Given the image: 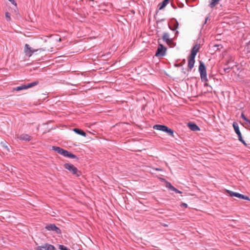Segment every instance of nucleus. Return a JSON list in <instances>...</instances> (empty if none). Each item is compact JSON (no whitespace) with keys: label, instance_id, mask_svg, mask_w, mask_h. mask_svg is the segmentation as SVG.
I'll list each match as a JSON object with an SVG mask.
<instances>
[{"label":"nucleus","instance_id":"nucleus-1","mask_svg":"<svg viewBox=\"0 0 250 250\" xmlns=\"http://www.w3.org/2000/svg\"><path fill=\"white\" fill-rule=\"evenodd\" d=\"M199 71L200 74L201 79L202 82H207L208 80L207 78L206 68L205 64L202 62H200V64L199 66ZM205 86H208L209 84L208 83H206L204 84Z\"/></svg>","mask_w":250,"mask_h":250},{"label":"nucleus","instance_id":"nucleus-2","mask_svg":"<svg viewBox=\"0 0 250 250\" xmlns=\"http://www.w3.org/2000/svg\"><path fill=\"white\" fill-rule=\"evenodd\" d=\"M64 167L71 172L72 174L76 175L78 177L81 174V172L78 170V168L71 164L66 163L64 165Z\"/></svg>","mask_w":250,"mask_h":250},{"label":"nucleus","instance_id":"nucleus-3","mask_svg":"<svg viewBox=\"0 0 250 250\" xmlns=\"http://www.w3.org/2000/svg\"><path fill=\"white\" fill-rule=\"evenodd\" d=\"M45 49H42V48H39V49H33L31 47H30L29 45L26 43L25 44V48H24V52L25 54L29 57H31L32 54L37 51H45Z\"/></svg>","mask_w":250,"mask_h":250},{"label":"nucleus","instance_id":"nucleus-4","mask_svg":"<svg viewBox=\"0 0 250 250\" xmlns=\"http://www.w3.org/2000/svg\"><path fill=\"white\" fill-rule=\"evenodd\" d=\"M39 83V81H36L32 83H27V84H22L21 86H19L14 88L13 91H20L24 89H26L27 88L32 87L38 85Z\"/></svg>","mask_w":250,"mask_h":250},{"label":"nucleus","instance_id":"nucleus-5","mask_svg":"<svg viewBox=\"0 0 250 250\" xmlns=\"http://www.w3.org/2000/svg\"><path fill=\"white\" fill-rule=\"evenodd\" d=\"M167 48L163 45L160 44L158 45L155 56L157 57H162L165 55Z\"/></svg>","mask_w":250,"mask_h":250},{"label":"nucleus","instance_id":"nucleus-6","mask_svg":"<svg viewBox=\"0 0 250 250\" xmlns=\"http://www.w3.org/2000/svg\"><path fill=\"white\" fill-rule=\"evenodd\" d=\"M233 127L235 133L237 134L239 140L243 144L246 145L245 142L243 140L241 133L239 130L238 124L236 122H233Z\"/></svg>","mask_w":250,"mask_h":250},{"label":"nucleus","instance_id":"nucleus-7","mask_svg":"<svg viewBox=\"0 0 250 250\" xmlns=\"http://www.w3.org/2000/svg\"><path fill=\"white\" fill-rule=\"evenodd\" d=\"M227 192L231 197L235 196V197H236L240 198V199H245V200H250L249 197L246 196H245L243 194H241L239 193L235 192H233V191H230L229 190H227Z\"/></svg>","mask_w":250,"mask_h":250},{"label":"nucleus","instance_id":"nucleus-8","mask_svg":"<svg viewBox=\"0 0 250 250\" xmlns=\"http://www.w3.org/2000/svg\"><path fill=\"white\" fill-rule=\"evenodd\" d=\"M45 228L48 230L55 231L57 234L61 233V229L54 224L48 225L45 226Z\"/></svg>","mask_w":250,"mask_h":250},{"label":"nucleus","instance_id":"nucleus-9","mask_svg":"<svg viewBox=\"0 0 250 250\" xmlns=\"http://www.w3.org/2000/svg\"><path fill=\"white\" fill-rule=\"evenodd\" d=\"M37 250H56L55 247L51 244L45 243L37 247Z\"/></svg>","mask_w":250,"mask_h":250},{"label":"nucleus","instance_id":"nucleus-10","mask_svg":"<svg viewBox=\"0 0 250 250\" xmlns=\"http://www.w3.org/2000/svg\"><path fill=\"white\" fill-rule=\"evenodd\" d=\"M61 155H63L64 157H69L73 159H75L77 157V156L63 149L62 151Z\"/></svg>","mask_w":250,"mask_h":250},{"label":"nucleus","instance_id":"nucleus-11","mask_svg":"<svg viewBox=\"0 0 250 250\" xmlns=\"http://www.w3.org/2000/svg\"><path fill=\"white\" fill-rule=\"evenodd\" d=\"M17 138L23 141H29L31 139V137L27 134H22L20 135H17Z\"/></svg>","mask_w":250,"mask_h":250},{"label":"nucleus","instance_id":"nucleus-12","mask_svg":"<svg viewBox=\"0 0 250 250\" xmlns=\"http://www.w3.org/2000/svg\"><path fill=\"white\" fill-rule=\"evenodd\" d=\"M199 48L200 46L198 44L194 45L191 49V54L189 56L195 58L197 52L199 51Z\"/></svg>","mask_w":250,"mask_h":250},{"label":"nucleus","instance_id":"nucleus-13","mask_svg":"<svg viewBox=\"0 0 250 250\" xmlns=\"http://www.w3.org/2000/svg\"><path fill=\"white\" fill-rule=\"evenodd\" d=\"M162 38L163 41L165 42L167 44H170L172 43V41L169 38V35L168 33H164Z\"/></svg>","mask_w":250,"mask_h":250},{"label":"nucleus","instance_id":"nucleus-14","mask_svg":"<svg viewBox=\"0 0 250 250\" xmlns=\"http://www.w3.org/2000/svg\"><path fill=\"white\" fill-rule=\"evenodd\" d=\"M188 126L190 129L193 131H197L200 130L199 127L195 123L189 122L188 123Z\"/></svg>","mask_w":250,"mask_h":250},{"label":"nucleus","instance_id":"nucleus-15","mask_svg":"<svg viewBox=\"0 0 250 250\" xmlns=\"http://www.w3.org/2000/svg\"><path fill=\"white\" fill-rule=\"evenodd\" d=\"M195 63V58L189 56L188 59V68L191 70L194 65Z\"/></svg>","mask_w":250,"mask_h":250},{"label":"nucleus","instance_id":"nucleus-16","mask_svg":"<svg viewBox=\"0 0 250 250\" xmlns=\"http://www.w3.org/2000/svg\"><path fill=\"white\" fill-rule=\"evenodd\" d=\"M168 127L165 125H156L153 126V128L156 130L163 131L164 132L167 130Z\"/></svg>","mask_w":250,"mask_h":250},{"label":"nucleus","instance_id":"nucleus-17","mask_svg":"<svg viewBox=\"0 0 250 250\" xmlns=\"http://www.w3.org/2000/svg\"><path fill=\"white\" fill-rule=\"evenodd\" d=\"M168 26L170 29L175 31L178 28L179 23L177 21L175 20L174 22L171 23V25H169Z\"/></svg>","mask_w":250,"mask_h":250},{"label":"nucleus","instance_id":"nucleus-18","mask_svg":"<svg viewBox=\"0 0 250 250\" xmlns=\"http://www.w3.org/2000/svg\"><path fill=\"white\" fill-rule=\"evenodd\" d=\"M73 131L76 133L77 134L80 135L82 136L86 137V133H85L83 130L80 129L75 128L73 129Z\"/></svg>","mask_w":250,"mask_h":250},{"label":"nucleus","instance_id":"nucleus-19","mask_svg":"<svg viewBox=\"0 0 250 250\" xmlns=\"http://www.w3.org/2000/svg\"><path fill=\"white\" fill-rule=\"evenodd\" d=\"M169 0H164L161 3L159 4V9L164 8L169 2Z\"/></svg>","mask_w":250,"mask_h":250},{"label":"nucleus","instance_id":"nucleus-20","mask_svg":"<svg viewBox=\"0 0 250 250\" xmlns=\"http://www.w3.org/2000/svg\"><path fill=\"white\" fill-rule=\"evenodd\" d=\"M219 1L220 0H211L209 4V6L211 8H213L218 4Z\"/></svg>","mask_w":250,"mask_h":250},{"label":"nucleus","instance_id":"nucleus-21","mask_svg":"<svg viewBox=\"0 0 250 250\" xmlns=\"http://www.w3.org/2000/svg\"><path fill=\"white\" fill-rule=\"evenodd\" d=\"M62 148L59 147V146H52V150H54L56 152H57L58 153L61 154L62 151Z\"/></svg>","mask_w":250,"mask_h":250},{"label":"nucleus","instance_id":"nucleus-22","mask_svg":"<svg viewBox=\"0 0 250 250\" xmlns=\"http://www.w3.org/2000/svg\"><path fill=\"white\" fill-rule=\"evenodd\" d=\"M165 132L167 133L170 136L174 137V132L173 130L170 128H169L168 127L167 129V130L165 131Z\"/></svg>","mask_w":250,"mask_h":250},{"label":"nucleus","instance_id":"nucleus-23","mask_svg":"<svg viewBox=\"0 0 250 250\" xmlns=\"http://www.w3.org/2000/svg\"><path fill=\"white\" fill-rule=\"evenodd\" d=\"M241 117L247 123L250 124V120L248 119L244 115L243 113H242L241 114Z\"/></svg>","mask_w":250,"mask_h":250},{"label":"nucleus","instance_id":"nucleus-24","mask_svg":"<svg viewBox=\"0 0 250 250\" xmlns=\"http://www.w3.org/2000/svg\"><path fill=\"white\" fill-rule=\"evenodd\" d=\"M5 17L7 21L11 20L10 14L8 12H6L5 14Z\"/></svg>","mask_w":250,"mask_h":250},{"label":"nucleus","instance_id":"nucleus-25","mask_svg":"<svg viewBox=\"0 0 250 250\" xmlns=\"http://www.w3.org/2000/svg\"><path fill=\"white\" fill-rule=\"evenodd\" d=\"M230 68L229 67H226V68H223V74L229 73V71H230Z\"/></svg>","mask_w":250,"mask_h":250},{"label":"nucleus","instance_id":"nucleus-26","mask_svg":"<svg viewBox=\"0 0 250 250\" xmlns=\"http://www.w3.org/2000/svg\"><path fill=\"white\" fill-rule=\"evenodd\" d=\"M167 188H169L170 190H171L172 191H173V190L174 189H173V188H175V187H174L173 186H172V185H171V184L170 183H167Z\"/></svg>","mask_w":250,"mask_h":250},{"label":"nucleus","instance_id":"nucleus-27","mask_svg":"<svg viewBox=\"0 0 250 250\" xmlns=\"http://www.w3.org/2000/svg\"><path fill=\"white\" fill-rule=\"evenodd\" d=\"M59 249L61 250H70L69 249H67L66 247H65L63 245H59Z\"/></svg>","mask_w":250,"mask_h":250},{"label":"nucleus","instance_id":"nucleus-28","mask_svg":"<svg viewBox=\"0 0 250 250\" xmlns=\"http://www.w3.org/2000/svg\"><path fill=\"white\" fill-rule=\"evenodd\" d=\"M214 46L217 47V50L220 49L221 48L223 47L221 44L215 45Z\"/></svg>","mask_w":250,"mask_h":250},{"label":"nucleus","instance_id":"nucleus-29","mask_svg":"<svg viewBox=\"0 0 250 250\" xmlns=\"http://www.w3.org/2000/svg\"><path fill=\"white\" fill-rule=\"evenodd\" d=\"M181 207L187 208L188 207V205L187 204H186V203H183L181 204Z\"/></svg>","mask_w":250,"mask_h":250},{"label":"nucleus","instance_id":"nucleus-30","mask_svg":"<svg viewBox=\"0 0 250 250\" xmlns=\"http://www.w3.org/2000/svg\"><path fill=\"white\" fill-rule=\"evenodd\" d=\"M173 190V191H175L176 193H182V192L181 191L179 190L177 188H175Z\"/></svg>","mask_w":250,"mask_h":250},{"label":"nucleus","instance_id":"nucleus-31","mask_svg":"<svg viewBox=\"0 0 250 250\" xmlns=\"http://www.w3.org/2000/svg\"><path fill=\"white\" fill-rule=\"evenodd\" d=\"M12 4H14L15 5H17V3L15 2V1L14 0H9Z\"/></svg>","mask_w":250,"mask_h":250},{"label":"nucleus","instance_id":"nucleus-32","mask_svg":"<svg viewBox=\"0 0 250 250\" xmlns=\"http://www.w3.org/2000/svg\"><path fill=\"white\" fill-rule=\"evenodd\" d=\"M176 67H180L182 66V65L181 64H175L174 65Z\"/></svg>","mask_w":250,"mask_h":250},{"label":"nucleus","instance_id":"nucleus-33","mask_svg":"<svg viewBox=\"0 0 250 250\" xmlns=\"http://www.w3.org/2000/svg\"><path fill=\"white\" fill-rule=\"evenodd\" d=\"M156 170H157V171H162V169H161V168H156Z\"/></svg>","mask_w":250,"mask_h":250},{"label":"nucleus","instance_id":"nucleus-34","mask_svg":"<svg viewBox=\"0 0 250 250\" xmlns=\"http://www.w3.org/2000/svg\"><path fill=\"white\" fill-rule=\"evenodd\" d=\"M179 32L177 31L175 33V35H177L178 34Z\"/></svg>","mask_w":250,"mask_h":250},{"label":"nucleus","instance_id":"nucleus-35","mask_svg":"<svg viewBox=\"0 0 250 250\" xmlns=\"http://www.w3.org/2000/svg\"><path fill=\"white\" fill-rule=\"evenodd\" d=\"M4 146L5 148H6L7 149V150L9 151V149H8V148H7V146Z\"/></svg>","mask_w":250,"mask_h":250},{"label":"nucleus","instance_id":"nucleus-36","mask_svg":"<svg viewBox=\"0 0 250 250\" xmlns=\"http://www.w3.org/2000/svg\"><path fill=\"white\" fill-rule=\"evenodd\" d=\"M172 7H173V8H174V9H176V7L175 6H173V5H172Z\"/></svg>","mask_w":250,"mask_h":250},{"label":"nucleus","instance_id":"nucleus-37","mask_svg":"<svg viewBox=\"0 0 250 250\" xmlns=\"http://www.w3.org/2000/svg\"><path fill=\"white\" fill-rule=\"evenodd\" d=\"M185 62V60H184L183 61V62Z\"/></svg>","mask_w":250,"mask_h":250},{"label":"nucleus","instance_id":"nucleus-38","mask_svg":"<svg viewBox=\"0 0 250 250\" xmlns=\"http://www.w3.org/2000/svg\"><path fill=\"white\" fill-rule=\"evenodd\" d=\"M185 62V60H184L183 61V62Z\"/></svg>","mask_w":250,"mask_h":250},{"label":"nucleus","instance_id":"nucleus-39","mask_svg":"<svg viewBox=\"0 0 250 250\" xmlns=\"http://www.w3.org/2000/svg\"><path fill=\"white\" fill-rule=\"evenodd\" d=\"M81 250V249H79V250Z\"/></svg>","mask_w":250,"mask_h":250}]
</instances>
